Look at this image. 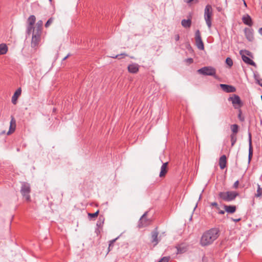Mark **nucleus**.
I'll return each mask as SVG.
<instances>
[{"label":"nucleus","mask_w":262,"mask_h":262,"mask_svg":"<svg viewBox=\"0 0 262 262\" xmlns=\"http://www.w3.org/2000/svg\"><path fill=\"white\" fill-rule=\"evenodd\" d=\"M30 192L31 187L30 184L26 182H23L20 189V193L28 202H30L31 200L30 195Z\"/></svg>","instance_id":"4"},{"label":"nucleus","mask_w":262,"mask_h":262,"mask_svg":"<svg viewBox=\"0 0 262 262\" xmlns=\"http://www.w3.org/2000/svg\"><path fill=\"white\" fill-rule=\"evenodd\" d=\"M35 28L34 26H31L30 24H28L27 28V33L28 35L31 34L32 33H33V30Z\"/></svg>","instance_id":"30"},{"label":"nucleus","mask_w":262,"mask_h":262,"mask_svg":"<svg viewBox=\"0 0 262 262\" xmlns=\"http://www.w3.org/2000/svg\"><path fill=\"white\" fill-rule=\"evenodd\" d=\"M220 235V230L217 228H211L202 236L200 243L203 246L209 245L216 240Z\"/></svg>","instance_id":"1"},{"label":"nucleus","mask_w":262,"mask_h":262,"mask_svg":"<svg viewBox=\"0 0 262 262\" xmlns=\"http://www.w3.org/2000/svg\"><path fill=\"white\" fill-rule=\"evenodd\" d=\"M238 184H239L238 181H235V183H234L233 187L234 188H237V187H238Z\"/></svg>","instance_id":"40"},{"label":"nucleus","mask_w":262,"mask_h":262,"mask_svg":"<svg viewBox=\"0 0 262 262\" xmlns=\"http://www.w3.org/2000/svg\"><path fill=\"white\" fill-rule=\"evenodd\" d=\"M49 1H50V2H51V1H52V0H49Z\"/></svg>","instance_id":"51"},{"label":"nucleus","mask_w":262,"mask_h":262,"mask_svg":"<svg viewBox=\"0 0 262 262\" xmlns=\"http://www.w3.org/2000/svg\"><path fill=\"white\" fill-rule=\"evenodd\" d=\"M177 249V254H183L188 250V245L185 243L178 244L176 246Z\"/></svg>","instance_id":"14"},{"label":"nucleus","mask_w":262,"mask_h":262,"mask_svg":"<svg viewBox=\"0 0 262 262\" xmlns=\"http://www.w3.org/2000/svg\"><path fill=\"white\" fill-rule=\"evenodd\" d=\"M21 88H19L17 89V90L15 92L14 95H13L11 99L12 103L13 104H16L17 102V100L18 98L21 95Z\"/></svg>","instance_id":"16"},{"label":"nucleus","mask_w":262,"mask_h":262,"mask_svg":"<svg viewBox=\"0 0 262 262\" xmlns=\"http://www.w3.org/2000/svg\"><path fill=\"white\" fill-rule=\"evenodd\" d=\"M238 118L242 121H243L244 120V118L242 117V111L240 108L239 110V114L238 115Z\"/></svg>","instance_id":"38"},{"label":"nucleus","mask_w":262,"mask_h":262,"mask_svg":"<svg viewBox=\"0 0 262 262\" xmlns=\"http://www.w3.org/2000/svg\"><path fill=\"white\" fill-rule=\"evenodd\" d=\"M181 25L184 28H190L191 25V19L189 18L188 19H183L181 21Z\"/></svg>","instance_id":"22"},{"label":"nucleus","mask_w":262,"mask_h":262,"mask_svg":"<svg viewBox=\"0 0 262 262\" xmlns=\"http://www.w3.org/2000/svg\"><path fill=\"white\" fill-rule=\"evenodd\" d=\"M118 238V237L116 238L115 239H114L113 240H111L110 241L108 247V252L112 250L114 243L115 242V241Z\"/></svg>","instance_id":"32"},{"label":"nucleus","mask_w":262,"mask_h":262,"mask_svg":"<svg viewBox=\"0 0 262 262\" xmlns=\"http://www.w3.org/2000/svg\"><path fill=\"white\" fill-rule=\"evenodd\" d=\"M193 0H184V2L187 3H190L192 2Z\"/></svg>","instance_id":"46"},{"label":"nucleus","mask_w":262,"mask_h":262,"mask_svg":"<svg viewBox=\"0 0 262 262\" xmlns=\"http://www.w3.org/2000/svg\"><path fill=\"white\" fill-rule=\"evenodd\" d=\"M244 33L246 38L250 41L254 40L253 30L251 28H246L244 30Z\"/></svg>","instance_id":"12"},{"label":"nucleus","mask_w":262,"mask_h":262,"mask_svg":"<svg viewBox=\"0 0 262 262\" xmlns=\"http://www.w3.org/2000/svg\"><path fill=\"white\" fill-rule=\"evenodd\" d=\"M8 51V48L6 44H0V55L5 54Z\"/></svg>","instance_id":"24"},{"label":"nucleus","mask_w":262,"mask_h":262,"mask_svg":"<svg viewBox=\"0 0 262 262\" xmlns=\"http://www.w3.org/2000/svg\"><path fill=\"white\" fill-rule=\"evenodd\" d=\"M41 33L33 32L32 41H31V47L32 48H36L40 41V35Z\"/></svg>","instance_id":"10"},{"label":"nucleus","mask_w":262,"mask_h":262,"mask_svg":"<svg viewBox=\"0 0 262 262\" xmlns=\"http://www.w3.org/2000/svg\"><path fill=\"white\" fill-rule=\"evenodd\" d=\"M216 209L218 211V212L219 211V210H221L220 208L219 209Z\"/></svg>","instance_id":"50"},{"label":"nucleus","mask_w":262,"mask_h":262,"mask_svg":"<svg viewBox=\"0 0 262 262\" xmlns=\"http://www.w3.org/2000/svg\"><path fill=\"white\" fill-rule=\"evenodd\" d=\"M174 38H175V40H176V41L179 40V39H180V36H179V34L176 35L175 36H174Z\"/></svg>","instance_id":"44"},{"label":"nucleus","mask_w":262,"mask_h":262,"mask_svg":"<svg viewBox=\"0 0 262 262\" xmlns=\"http://www.w3.org/2000/svg\"><path fill=\"white\" fill-rule=\"evenodd\" d=\"M238 193L235 191L220 192L219 193V197L222 200L226 202H231L236 198Z\"/></svg>","instance_id":"2"},{"label":"nucleus","mask_w":262,"mask_h":262,"mask_svg":"<svg viewBox=\"0 0 262 262\" xmlns=\"http://www.w3.org/2000/svg\"><path fill=\"white\" fill-rule=\"evenodd\" d=\"M259 32L262 35V27L259 29Z\"/></svg>","instance_id":"47"},{"label":"nucleus","mask_w":262,"mask_h":262,"mask_svg":"<svg viewBox=\"0 0 262 262\" xmlns=\"http://www.w3.org/2000/svg\"><path fill=\"white\" fill-rule=\"evenodd\" d=\"M244 4L245 7H247V4L245 0H243Z\"/></svg>","instance_id":"49"},{"label":"nucleus","mask_w":262,"mask_h":262,"mask_svg":"<svg viewBox=\"0 0 262 262\" xmlns=\"http://www.w3.org/2000/svg\"><path fill=\"white\" fill-rule=\"evenodd\" d=\"M256 82L262 87V79H257Z\"/></svg>","instance_id":"41"},{"label":"nucleus","mask_w":262,"mask_h":262,"mask_svg":"<svg viewBox=\"0 0 262 262\" xmlns=\"http://www.w3.org/2000/svg\"><path fill=\"white\" fill-rule=\"evenodd\" d=\"M15 121L13 118L11 119L10 123V127L9 132H8V134H10L11 133H13L15 130Z\"/></svg>","instance_id":"25"},{"label":"nucleus","mask_w":262,"mask_h":262,"mask_svg":"<svg viewBox=\"0 0 262 262\" xmlns=\"http://www.w3.org/2000/svg\"><path fill=\"white\" fill-rule=\"evenodd\" d=\"M248 142H249V155H248V162L249 163L251 160L253 156V147L252 145V135L250 132L248 133Z\"/></svg>","instance_id":"11"},{"label":"nucleus","mask_w":262,"mask_h":262,"mask_svg":"<svg viewBox=\"0 0 262 262\" xmlns=\"http://www.w3.org/2000/svg\"><path fill=\"white\" fill-rule=\"evenodd\" d=\"M239 126L237 124H234L231 125V129L232 130L231 134L236 135L238 132Z\"/></svg>","instance_id":"27"},{"label":"nucleus","mask_w":262,"mask_h":262,"mask_svg":"<svg viewBox=\"0 0 262 262\" xmlns=\"http://www.w3.org/2000/svg\"><path fill=\"white\" fill-rule=\"evenodd\" d=\"M127 69L129 73L135 74L139 71V66L137 63H133L129 64Z\"/></svg>","instance_id":"15"},{"label":"nucleus","mask_w":262,"mask_h":262,"mask_svg":"<svg viewBox=\"0 0 262 262\" xmlns=\"http://www.w3.org/2000/svg\"><path fill=\"white\" fill-rule=\"evenodd\" d=\"M197 72L199 74L204 76H212L216 78L215 76L216 70L212 67H204L199 69Z\"/></svg>","instance_id":"5"},{"label":"nucleus","mask_w":262,"mask_h":262,"mask_svg":"<svg viewBox=\"0 0 262 262\" xmlns=\"http://www.w3.org/2000/svg\"><path fill=\"white\" fill-rule=\"evenodd\" d=\"M225 211L229 213H233L236 210V207L234 205H226L224 206Z\"/></svg>","instance_id":"20"},{"label":"nucleus","mask_w":262,"mask_h":262,"mask_svg":"<svg viewBox=\"0 0 262 262\" xmlns=\"http://www.w3.org/2000/svg\"><path fill=\"white\" fill-rule=\"evenodd\" d=\"M231 220L235 223H237V222H238L239 221H240L241 220V218H238V219L232 218Z\"/></svg>","instance_id":"43"},{"label":"nucleus","mask_w":262,"mask_h":262,"mask_svg":"<svg viewBox=\"0 0 262 262\" xmlns=\"http://www.w3.org/2000/svg\"><path fill=\"white\" fill-rule=\"evenodd\" d=\"M43 21L41 20H38L36 24L33 32L41 33L42 29Z\"/></svg>","instance_id":"21"},{"label":"nucleus","mask_w":262,"mask_h":262,"mask_svg":"<svg viewBox=\"0 0 262 262\" xmlns=\"http://www.w3.org/2000/svg\"><path fill=\"white\" fill-rule=\"evenodd\" d=\"M53 18L52 17L50 18L47 23L45 24V27L48 28L53 23Z\"/></svg>","instance_id":"35"},{"label":"nucleus","mask_w":262,"mask_h":262,"mask_svg":"<svg viewBox=\"0 0 262 262\" xmlns=\"http://www.w3.org/2000/svg\"><path fill=\"white\" fill-rule=\"evenodd\" d=\"M226 63L229 67H231L233 65L232 60L230 57H227L226 58Z\"/></svg>","instance_id":"34"},{"label":"nucleus","mask_w":262,"mask_h":262,"mask_svg":"<svg viewBox=\"0 0 262 262\" xmlns=\"http://www.w3.org/2000/svg\"><path fill=\"white\" fill-rule=\"evenodd\" d=\"M158 228L156 227L151 232L150 242L154 246L157 245L160 241V239L158 238Z\"/></svg>","instance_id":"9"},{"label":"nucleus","mask_w":262,"mask_h":262,"mask_svg":"<svg viewBox=\"0 0 262 262\" xmlns=\"http://www.w3.org/2000/svg\"><path fill=\"white\" fill-rule=\"evenodd\" d=\"M169 259V257H163L161 259H160L158 262H168Z\"/></svg>","instance_id":"36"},{"label":"nucleus","mask_w":262,"mask_h":262,"mask_svg":"<svg viewBox=\"0 0 262 262\" xmlns=\"http://www.w3.org/2000/svg\"><path fill=\"white\" fill-rule=\"evenodd\" d=\"M242 20L245 25L249 26H252L253 25L252 19L248 14L244 15L242 18Z\"/></svg>","instance_id":"19"},{"label":"nucleus","mask_w":262,"mask_h":262,"mask_svg":"<svg viewBox=\"0 0 262 262\" xmlns=\"http://www.w3.org/2000/svg\"><path fill=\"white\" fill-rule=\"evenodd\" d=\"M186 61L190 64L193 62V60L191 58H189L186 59Z\"/></svg>","instance_id":"42"},{"label":"nucleus","mask_w":262,"mask_h":262,"mask_svg":"<svg viewBox=\"0 0 262 262\" xmlns=\"http://www.w3.org/2000/svg\"><path fill=\"white\" fill-rule=\"evenodd\" d=\"M168 162H165L163 163L161 167V170L159 174V177L162 178L164 177L166 173L167 172V166Z\"/></svg>","instance_id":"18"},{"label":"nucleus","mask_w":262,"mask_h":262,"mask_svg":"<svg viewBox=\"0 0 262 262\" xmlns=\"http://www.w3.org/2000/svg\"><path fill=\"white\" fill-rule=\"evenodd\" d=\"M99 211L97 210L96 212L92 213H88V216L91 218H95L98 216L99 214Z\"/></svg>","instance_id":"33"},{"label":"nucleus","mask_w":262,"mask_h":262,"mask_svg":"<svg viewBox=\"0 0 262 262\" xmlns=\"http://www.w3.org/2000/svg\"><path fill=\"white\" fill-rule=\"evenodd\" d=\"M225 211L224 210H219V211L218 212V213L219 214H224L225 213Z\"/></svg>","instance_id":"45"},{"label":"nucleus","mask_w":262,"mask_h":262,"mask_svg":"<svg viewBox=\"0 0 262 262\" xmlns=\"http://www.w3.org/2000/svg\"><path fill=\"white\" fill-rule=\"evenodd\" d=\"M262 195V188L259 184H257V189L256 192L255 193L254 196L256 198H259Z\"/></svg>","instance_id":"28"},{"label":"nucleus","mask_w":262,"mask_h":262,"mask_svg":"<svg viewBox=\"0 0 262 262\" xmlns=\"http://www.w3.org/2000/svg\"><path fill=\"white\" fill-rule=\"evenodd\" d=\"M220 87L223 91L226 93H233L236 91V88L231 85L221 84Z\"/></svg>","instance_id":"13"},{"label":"nucleus","mask_w":262,"mask_h":262,"mask_svg":"<svg viewBox=\"0 0 262 262\" xmlns=\"http://www.w3.org/2000/svg\"><path fill=\"white\" fill-rule=\"evenodd\" d=\"M228 101H231L233 107L235 109H239L243 105L240 97L235 94H234L232 97L228 98Z\"/></svg>","instance_id":"7"},{"label":"nucleus","mask_w":262,"mask_h":262,"mask_svg":"<svg viewBox=\"0 0 262 262\" xmlns=\"http://www.w3.org/2000/svg\"><path fill=\"white\" fill-rule=\"evenodd\" d=\"M213 15V9L210 5H207L204 10V19L208 28L212 26L211 17Z\"/></svg>","instance_id":"3"},{"label":"nucleus","mask_w":262,"mask_h":262,"mask_svg":"<svg viewBox=\"0 0 262 262\" xmlns=\"http://www.w3.org/2000/svg\"><path fill=\"white\" fill-rule=\"evenodd\" d=\"M36 21V17L34 15H30L27 20L28 24L31 26H34Z\"/></svg>","instance_id":"26"},{"label":"nucleus","mask_w":262,"mask_h":262,"mask_svg":"<svg viewBox=\"0 0 262 262\" xmlns=\"http://www.w3.org/2000/svg\"><path fill=\"white\" fill-rule=\"evenodd\" d=\"M70 56L69 54L67 55L63 59V60H66L69 56Z\"/></svg>","instance_id":"48"},{"label":"nucleus","mask_w":262,"mask_h":262,"mask_svg":"<svg viewBox=\"0 0 262 262\" xmlns=\"http://www.w3.org/2000/svg\"><path fill=\"white\" fill-rule=\"evenodd\" d=\"M195 40L198 48L203 50L204 49V46L201 36V33L199 30H197L195 32Z\"/></svg>","instance_id":"8"},{"label":"nucleus","mask_w":262,"mask_h":262,"mask_svg":"<svg viewBox=\"0 0 262 262\" xmlns=\"http://www.w3.org/2000/svg\"><path fill=\"white\" fill-rule=\"evenodd\" d=\"M104 219L103 216H100L99 220L97 222V226L98 227H101L104 223Z\"/></svg>","instance_id":"31"},{"label":"nucleus","mask_w":262,"mask_h":262,"mask_svg":"<svg viewBox=\"0 0 262 262\" xmlns=\"http://www.w3.org/2000/svg\"><path fill=\"white\" fill-rule=\"evenodd\" d=\"M230 140H231V147H233L235 145V144L237 141L236 135L231 134L230 135Z\"/></svg>","instance_id":"29"},{"label":"nucleus","mask_w":262,"mask_h":262,"mask_svg":"<svg viewBox=\"0 0 262 262\" xmlns=\"http://www.w3.org/2000/svg\"><path fill=\"white\" fill-rule=\"evenodd\" d=\"M227 164V158L225 155H222L219 159V166L221 169H224Z\"/></svg>","instance_id":"17"},{"label":"nucleus","mask_w":262,"mask_h":262,"mask_svg":"<svg viewBox=\"0 0 262 262\" xmlns=\"http://www.w3.org/2000/svg\"><path fill=\"white\" fill-rule=\"evenodd\" d=\"M127 55L125 54H121L120 55H116L115 57H112L113 58H120L119 57L120 56H123V57H125V56H126Z\"/></svg>","instance_id":"39"},{"label":"nucleus","mask_w":262,"mask_h":262,"mask_svg":"<svg viewBox=\"0 0 262 262\" xmlns=\"http://www.w3.org/2000/svg\"><path fill=\"white\" fill-rule=\"evenodd\" d=\"M211 207H215L216 209H219V206L216 202H212L210 203Z\"/></svg>","instance_id":"37"},{"label":"nucleus","mask_w":262,"mask_h":262,"mask_svg":"<svg viewBox=\"0 0 262 262\" xmlns=\"http://www.w3.org/2000/svg\"><path fill=\"white\" fill-rule=\"evenodd\" d=\"M242 59H243V60L245 63H246L249 65L255 66V63L252 59H251L249 57H248L245 55H243Z\"/></svg>","instance_id":"23"},{"label":"nucleus","mask_w":262,"mask_h":262,"mask_svg":"<svg viewBox=\"0 0 262 262\" xmlns=\"http://www.w3.org/2000/svg\"><path fill=\"white\" fill-rule=\"evenodd\" d=\"M148 211H146L140 217L138 227L139 228H142L149 225L151 223V220L147 217Z\"/></svg>","instance_id":"6"}]
</instances>
